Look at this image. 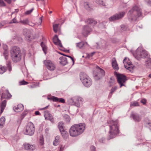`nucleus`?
Instances as JSON below:
<instances>
[{"label":"nucleus","instance_id":"1","mask_svg":"<svg viewBox=\"0 0 151 151\" xmlns=\"http://www.w3.org/2000/svg\"><path fill=\"white\" fill-rule=\"evenodd\" d=\"M109 127V137L108 139L109 140L115 137L119 133V124L117 120H110L108 122Z\"/></svg>","mask_w":151,"mask_h":151},{"label":"nucleus","instance_id":"2","mask_svg":"<svg viewBox=\"0 0 151 151\" xmlns=\"http://www.w3.org/2000/svg\"><path fill=\"white\" fill-rule=\"evenodd\" d=\"M127 15L129 21L131 22L135 21L138 18L142 16V10L139 7L135 5L128 11Z\"/></svg>","mask_w":151,"mask_h":151},{"label":"nucleus","instance_id":"3","mask_svg":"<svg viewBox=\"0 0 151 151\" xmlns=\"http://www.w3.org/2000/svg\"><path fill=\"white\" fill-rule=\"evenodd\" d=\"M85 128L86 125L84 123L74 124L69 129L70 135L72 137H77L84 132Z\"/></svg>","mask_w":151,"mask_h":151},{"label":"nucleus","instance_id":"4","mask_svg":"<svg viewBox=\"0 0 151 151\" xmlns=\"http://www.w3.org/2000/svg\"><path fill=\"white\" fill-rule=\"evenodd\" d=\"M10 53L12 60L14 62H17L21 59L22 53L19 47L14 46L10 50Z\"/></svg>","mask_w":151,"mask_h":151},{"label":"nucleus","instance_id":"5","mask_svg":"<svg viewBox=\"0 0 151 151\" xmlns=\"http://www.w3.org/2000/svg\"><path fill=\"white\" fill-rule=\"evenodd\" d=\"M80 76V79L85 86L89 87L91 85L92 80L87 75L83 72H81Z\"/></svg>","mask_w":151,"mask_h":151},{"label":"nucleus","instance_id":"6","mask_svg":"<svg viewBox=\"0 0 151 151\" xmlns=\"http://www.w3.org/2000/svg\"><path fill=\"white\" fill-rule=\"evenodd\" d=\"M135 58L139 60L141 58H148L149 55L147 51L142 48H138L136 50V54L134 55Z\"/></svg>","mask_w":151,"mask_h":151},{"label":"nucleus","instance_id":"7","mask_svg":"<svg viewBox=\"0 0 151 151\" xmlns=\"http://www.w3.org/2000/svg\"><path fill=\"white\" fill-rule=\"evenodd\" d=\"M115 75L116 77L117 81L120 85V87L122 86H125V83L127 80L126 77L122 74H121L116 73Z\"/></svg>","mask_w":151,"mask_h":151},{"label":"nucleus","instance_id":"8","mask_svg":"<svg viewBox=\"0 0 151 151\" xmlns=\"http://www.w3.org/2000/svg\"><path fill=\"white\" fill-rule=\"evenodd\" d=\"M35 131V127L34 124L31 122H28L24 132L25 134L29 135H32L34 134Z\"/></svg>","mask_w":151,"mask_h":151},{"label":"nucleus","instance_id":"9","mask_svg":"<svg viewBox=\"0 0 151 151\" xmlns=\"http://www.w3.org/2000/svg\"><path fill=\"white\" fill-rule=\"evenodd\" d=\"M46 67L49 70L53 71L55 70L56 66L55 64L52 61L50 60H45L44 61Z\"/></svg>","mask_w":151,"mask_h":151},{"label":"nucleus","instance_id":"10","mask_svg":"<svg viewBox=\"0 0 151 151\" xmlns=\"http://www.w3.org/2000/svg\"><path fill=\"white\" fill-rule=\"evenodd\" d=\"M69 101L70 102L73 103L75 105L78 107L80 106V103L83 101V99L81 97L75 96L70 99Z\"/></svg>","mask_w":151,"mask_h":151},{"label":"nucleus","instance_id":"11","mask_svg":"<svg viewBox=\"0 0 151 151\" xmlns=\"http://www.w3.org/2000/svg\"><path fill=\"white\" fill-rule=\"evenodd\" d=\"M125 14L124 12L116 13L109 18V20L111 21H113L122 19Z\"/></svg>","mask_w":151,"mask_h":151},{"label":"nucleus","instance_id":"12","mask_svg":"<svg viewBox=\"0 0 151 151\" xmlns=\"http://www.w3.org/2000/svg\"><path fill=\"white\" fill-rule=\"evenodd\" d=\"M91 31L92 29L90 26L88 25L84 26L83 28L82 34L84 36L87 37Z\"/></svg>","mask_w":151,"mask_h":151},{"label":"nucleus","instance_id":"13","mask_svg":"<svg viewBox=\"0 0 151 151\" xmlns=\"http://www.w3.org/2000/svg\"><path fill=\"white\" fill-rule=\"evenodd\" d=\"M134 120L136 122H139L141 120V116L139 114L134 112H132L131 115Z\"/></svg>","mask_w":151,"mask_h":151},{"label":"nucleus","instance_id":"14","mask_svg":"<svg viewBox=\"0 0 151 151\" xmlns=\"http://www.w3.org/2000/svg\"><path fill=\"white\" fill-rule=\"evenodd\" d=\"M24 147L26 150L31 151L33 150L35 148V146L34 145H32L26 143L24 144Z\"/></svg>","mask_w":151,"mask_h":151},{"label":"nucleus","instance_id":"15","mask_svg":"<svg viewBox=\"0 0 151 151\" xmlns=\"http://www.w3.org/2000/svg\"><path fill=\"white\" fill-rule=\"evenodd\" d=\"M96 68L98 72V74L96 75V76L99 77H100L99 78V79L105 75V72L103 69L98 66H96Z\"/></svg>","mask_w":151,"mask_h":151},{"label":"nucleus","instance_id":"16","mask_svg":"<svg viewBox=\"0 0 151 151\" xmlns=\"http://www.w3.org/2000/svg\"><path fill=\"white\" fill-rule=\"evenodd\" d=\"M23 33L25 36L26 39L27 41L30 40V38L31 37L30 32L27 29L25 28L23 29Z\"/></svg>","mask_w":151,"mask_h":151},{"label":"nucleus","instance_id":"17","mask_svg":"<svg viewBox=\"0 0 151 151\" xmlns=\"http://www.w3.org/2000/svg\"><path fill=\"white\" fill-rule=\"evenodd\" d=\"M53 43L55 45H58L60 47H63L60 40H59L56 35H55L53 37Z\"/></svg>","mask_w":151,"mask_h":151},{"label":"nucleus","instance_id":"18","mask_svg":"<svg viewBox=\"0 0 151 151\" xmlns=\"http://www.w3.org/2000/svg\"><path fill=\"white\" fill-rule=\"evenodd\" d=\"M12 95L9 93L8 90H6L4 92L2 93L1 96V100H2L3 99H9L11 98Z\"/></svg>","mask_w":151,"mask_h":151},{"label":"nucleus","instance_id":"19","mask_svg":"<svg viewBox=\"0 0 151 151\" xmlns=\"http://www.w3.org/2000/svg\"><path fill=\"white\" fill-rule=\"evenodd\" d=\"M14 110L16 112H20L24 109V106L22 104H18L17 106H15L13 107Z\"/></svg>","mask_w":151,"mask_h":151},{"label":"nucleus","instance_id":"20","mask_svg":"<svg viewBox=\"0 0 151 151\" xmlns=\"http://www.w3.org/2000/svg\"><path fill=\"white\" fill-rule=\"evenodd\" d=\"M127 60V59L126 58H125L123 60V63L124 64V66L125 68L126 69L129 70L131 71L132 68L130 66L131 65H132L130 63L127 62L126 61Z\"/></svg>","mask_w":151,"mask_h":151},{"label":"nucleus","instance_id":"21","mask_svg":"<svg viewBox=\"0 0 151 151\" xmlns=\"http://www.w3.org/2000/svg\"><path fill=\"white\" fill-rule=\"evenodd\" d=\"M59 59L60 60V64L63 65H66L68 63L67 58L64 57L62 56L60 57L59 58Z\"/></svg>","mask_w":151,"mask_h":151},{"label":"nucleus","instance_id":"22","mask_svg":"<svg viewBox=\"0 0 151 151\" xmlns=\"http://www.w3.org/2000/svg\"><path fill=\"white\" fill-rule=\"evenodd\" d=\"M112 67L114 69L117 70L119 69L118 65L115 58H113L112 60Z\"/></svg>","mask_w":151,"mask_h":151},{"label":"nucleus","instance_id":"23","mask_svg":"<svg viewBox=\"0 0 151 151\" xmlns=\"http://www.w3.org/2000/svg\"><path fill=\"white\" fill-rule=\"evenodd\" d=\"M52 99L53 101L58 102L64 103L65 101L64 99L63 98H58L56 97H53Z\"/></svg>","mask_w":151,"mask_h":151},{"label":"nucleus","instance_id":"24","mask_svg":"<svg viewBox=\"0 0 151 151\" xmlns=\"http://www.w3.org/2000/svg\"><path fill=\"white\" fill-rule=\"evenodd\" d=\"M86 22L87 24H92L93 25H95L97 23L96 21L93 19H88L87 20Z\"/></svg>","mask_w":151,"mask_h":151},{"label":"nucleus","instance_id":"25","mask_svg":"<svg viewBox=\"0 0 151 151\" xmlns=\"http://www.w3.org/2000/svg\"><path fill=\"white\" fill-rule=\"evenodd\" d=\"M109 83L110 84V87H111L115 84V79L114 77L112 76L110 78L109 81Z\"/></svg>","mask_w":151,"mask_h":151},{"label":"nucleus","instance_id":"26","mask_svg":"<svg viewBox=\"0 0 151 151\" xmlns=\"http://www.w3.org/2000/svg\"><path fill=\"white\" fill-rule=\"evenodd\" d=\"M84 5L86 9L88 10H90L91 8V4L88 2H86L84 3Z\"/></svg>","mask_w":151,"mask_h":151},{"label":"nucleus","instance_id":"27","mask_svg":"<svg viewBox=\"0 0 151 151\" xmlns=\"http://www.w3.org/2000/svg\"><path fill=\"white\" fill-rule=\"evenodd\" d=\"M6 48V49L7 48V46L6 45H4V48ZM3 55H4L5 59L6 60H7L8 58V51L6 50H5L4 51V52L3 53Z\"/></svg>","mask_w":151,"mask_h":151},{"label":"nucleus","instance_id":"28","mask_svg":"<svg viewBox=\"0 0 151 151\" xmlns=\"http://www.w3.org/2000/svg\"><path fill=\"white\" fill-rule=\"evenodd\" d=\"M6 65L9 72H10L12 70L11 62L10 61H7Z\"/></svg>","mask_w":151,"mask_h":151},{"label":"nucleus","instance_id":"29","mask_svg":"<svg viewBox=\"0 0 151 151\" xmlns=\"http://www.w3.org/2000/svg\"><path fill=\"white\" fill-rule=\"evenodd\" d=\"M62 134V135L63 137H65L68 135V133L64 129L60 131Z\"/></svg>","mask_w":151,"mask_h":151},{"label":"nucleus","instance_id":"30","mask_svg":"<svg viewBox=\"0 0 151 151\" xmlns=\"http://www.w3.org/2000/svg\"><path fill=\"white\" fill-rule=\"evenodd\" d=\"M60 137L58 136H56L55 138V139L53 142V144L55 146H56L59 143V139Z\"/></svg>","mask_w":151,"mask_h":151},{"label":"nucleus","instance_id":"31","mask_svg":"<svg viewBox=\"0 0 151 151\" xmlns=\"http://www.w3.org/2000/svg\"><path fill=\"white\" fill-rule=\"evenodd\" d=\"M64 123L63 122H59L58 127L60 131L64 129Z\"/></svg>","mask_w":151,"mask_h":151},{"label":"nucleus","instance_id":"32","mask_svg":"<svg viewBox=\"0 0 151 151\" xmlns=\"http://www.w3.org/2000/svg\"><path fill=\"white\" fill-rule=\"evenodd\" d=\"M41 45L42 48V50L45 54L46 53L47 50V46L43 42H42L41 43Z\"/></svg>","mask_w":151,"mask_h":151},{"label":"nucleus","instance_id":"33","mask_svg":"<svg viewBox=\"0 0 151 151\" xmlns=\"http://www.w3.org/2000/svg\"><path fill=\"white\" fill-rule=\"evenodd\" d=\"M104 44H102L101 43H96L97 45L96 48L99 49L101 47H104V45L105 44L106 42L104 41H102Z\"/></svg>","mask_w":151,"mask_h":151},{"label":"nucleus","instance_id":"34","mask_svg":"<svg viewBox=\"0 0 151 151\" xmlns=\"http://www.w3.org/2000/svg\"><path fill=\"white\" fill-rule=\"evenodd\" d=\"M7 70V68L5 66H0V73L2 74L4 73Z\"/></svg>","mask_w":151,"mask_h":151},{"label":"nucleus","instance_id":"35","mask_svg":"<svg viewBox=\"0 0 151 151\" xmlns=\"http://www.w3.org/2000/svg\"><path fill=\"white\" fill-rule=\"evenodd\" d=\"M145 65L146 66L149 68H151V58L148 59L145 62Z\"/></svg>","mask_w":151,"mask_h":151},{"label":"nucleus","instance_id":"36","mask_svg":"<svg viewBox=\"0 0 151 151\" xmlns=\"http://www.w3.org/2000/svg\"><path fill=\"white\" fill-rule=\"evenodd\" d=\"M5 119L4 117H2L0 119V126L3 127L5 124Z\"/></svg>","mask_w":151,"mask_h":151},{"label":"nucleus","instance_id":"37","mask_svg":"<svg viewBox=\"0 0 151 151\" xmlns=\"http://www.w3.org/2000/svg\"><path fill=\"white\" fill-rule=\"evenodd\" d=\"M96 2L97 4L103 6H105L106 5L105 3L101 0H96Z\"/></svg>","mask_w":151,"mask_h":151},{"label":"nucleus","instance_id":"38","mask_svg":"<svg viewBox=\"0 0 151 151\" xmlns=\"http://www.w3.org/2000/svg\"><path fill=\"white\" fill-rule=\"evenodd\" d=\"M59 24H55L53 25V29L54 32L56 33L57 32Z\"/></svg>","mask_w":151,"mask_h":151},{"label":"nucleus","instance_id":"39","mask_svg":"<svg viewBox=\"0 0 151 151\" xmlns=\"http://www.w3.org/2000/svg\"><path fill=\"white\" fill-rule=\"evenodd\" d=\"M20 22L22 23L23 24L26 25L29 23V20L28 19H26L23 20H20Z\"/></svg>","mask_w":151,"mask_h":151},{"label":"nucleus","instance_id":"40","mask_svg":"<svg viewBox=\"0 0 151 151\" xmlns=\"http://www.w3.org/2000/svg\"><path fill=\"white\" fill-rule=\"evenodd\" d=\"M44 116L45 117V119L47 118V117L49 116L51 114L49 112L47 111H45L44 112Z\"/></svg>","mask_w":151,"mask_h":151},{"label":"nucleus","instance_id":"41","mask_svg":"<svg viewBox=\"0 0 151 151\" xmlns=\"http://www.w3.org/2000/svg\"><path fill=\"white\" fill-rule=\"evenodd\" d=\"M6 99L3 100V101H2L1 105V108H5L6 106Z\"/></svg>","mask_w":151,"mask_h":151},{"label":"nucleus","instance_id":"42","mask_svg":"<svg viewBox=\"0 0 151 151\" xmlns=\"http://www.w3.org/2000/svg\"><path fill=\"white\" fill-rule=\"evenodd\" d=\"M19 85H27L29 83L23 80L22 81H19Z\"/></svg>","mask_w":151,"mask_h":151},{"label":"nucleus","instance_id":"43","mask_svg":"<svg viewBox=\"0 0 151 151\" xmlns=\"http://www.w3.org/2000/svg\"><path fill=\"white\" fill-rule=\"evenodd\" d=\"M84 43L83 42H80L77 44V46L79 48H81L84 45Z\"/></svg>","mask_w":151,"mask_h":151},{"label":"nucleus","instance_id":"44","mask_svg":"<svg viewBox=\"0 0 151 151\" xmlns=\"http://www.w3.org/2000/svg\"><path fill=\"white\" fill-rule=\"evenodd\" d=\"M139 106L138 103L137 101L134 102L131 104V106Z\"/></svg>","mask_w":151,"mask_h":151},{"label":"nucleus","instance_id":"45","mask_svg":"<svg viewBox=\"0 0 151 151\" xmlns=\"http://www.w3.org/2000/svg\"><path fill=\"white\" fill-rule=\"evenodd\" d=\"M6 6V4L4 2L3 0H0V6Z\"/></svg>","mask_w":151,"mask_h":151},{"label":"nucleus","instance_id":"46","mask_svg":"<svg viewBox=\"0 0 151 151\" xmlns=\"http://www.w3.org/2000/svg\"><path fill=\"white\" fill-rule=\"evenodd\" d=\"M117 88V87L116 86H114V87H113L111 89V93H113L114 91H115Z\"/></svg>","mask_w":151,"mask_h":151},{"label":"nucleus","instance_id":"47","mask_svg":"<svg viewBox=\"0 0 151 151\" xmlns=\"http://www.w3.org/2000/svg\"><path fill=\"white\" fill-rule=\"evenodd\" d=\"M146 4L149 6H151V1L150 0H144Z\"/></svg>","mask_w":151,"mask_h":151},{"label":"nucleus","instance_id":"48","mask_svg":"<svg viewBox=\"0 0 151 151\" xmlns=\"http://www.w3.org/2000/svg\"><path fill=\"white\" fill-rule=\"evenodd\" d=\"M145 124L146 127H148L149 125H150V127H151V121H149L147 122H146L145 123Z\"/></svg>","mask_w":151,"mask_h":151},{"label":"nucleus","instance_id":"49","mask_svg":"<svg viewBox=\"0 0 151 151\" xmlns=\"http://www.w3.org/2000/svg\"><path fill=\"white\" fill-rule=\"evenodd\" d=\"M44 139L43 138L41 137L40 139V143L41 145H43L44 144Z\"/></svg>","mask_w":151,"mask_h":151},{"label":"nucleus","instance_id":"50","mask_svg":"<svg viewBox=\"0 0 151 151\" xmlns=\"http://www.w3.org/2000/svg\"><path fill=\"white\" fill-rule=\"evenodd\" d=\"M33 8H32L31 10H28L27 11H26L25 12V14H31L33 10Z\"/></svg>","mask_w":151,"mask_h":151},{"label":"nucleus","instance_id":"51","mask_svg":"<svg viewBox=\"0 0 151 151\" xmlns=\"http://www.w3.org/2000/svg\"><path fill=\"white\" fill-rule=\"evenodd\" d=\"M46 119L50 120V121H52L53 120V117L51 114L47 117V118L45 119Z\"/></svg>","mask_w":151,"mask_h":151},{"label":"nucleus","instance_id":"52","mask_svg":"<svg viewBox=\"0 0 151 151\" xmlns=\"http://www.w3.org/2000/svg\"><path fill=\"white\" fill-rule=\"evenodd\" d=\"M65 119H66V121L67 122H69L70 121V118L69 116L68 115H66L65 116Z\"/></svg>","mask_w":151,"mask_h":151},{"label":"nucleus","instance_id":"53","mask_svg":"<svg viewBox=\"0 0 151 151\" xmlns=\"http://www.w3.org/2000/svg\"><path fill=\"white\" fill-rule=\"evenodd\" d=\"M18 22H17V20L15 18H14L12 20V21L10 22V23L11 24L12 23H17Z\"/></svg>","mask_w":151,"mask_h":151},{"label":"nucleus","instance_id":"54","mask_svg":"<svg viewBox=\"0 0 151 151\" xmlns=\"http://www.w3.org/2000/svg\"><path fill=\"white\" fill-rule=\"evenodd\" d=\"M66 56L67 57H68L70 58L71 59V60H72V61L73 62V64H74V59L73 58H72V57H71L70 56L68 55H66V56Z\"/></svg>","mask_w":151,"mask_h":151},{"label":"nucleus","instance_id":"55","mask_svg":"<svg viewBox=\"0 0 151 151\" xmlns=\"http://www.w3.org/2000/svg\"><path fill=\"white\" fill-rule=\"evenodd\" d=\"M146 100L145 99H142L141 101V102L144 104H146Z\"/></svg>","mask_w":151,"mask_h":151},{"label":"nucleus","instance_id":"56","mask_svg":"<svg viewBox=\"0 0 151 151\" xmlns=\"http://www.w3.org/2000/svg\"><path fill=\"white\" fill-rule=\"evenodd\" d=\"M5 2L9 4H11L12 1V0H4Z\"/></svg>","mask_w":151,"mask_h":151},{"label":"nucleus","instance_id":"57","mask_svg":"<svg viewBox=\"0 0 151 151\" xmlns=\"http://www.w3.org/2000/svg\"><path fill=\"white\" fill-rule=\"evenodd\" d=\"M91 151H95L96 148L94 146H92L91 147Z\"/></svg>","mask_w":151,"mask_h":151},{"label":"nucleus","instance_id":"58","mask_svg":"<svg viewBox=\"0 0 151 151\" xmlns=\"http://www.w3.org/2000/svg\"><path fill=\"white\" fill-rule=\"evenodd\" d=\"M19 11V9H15V11L14 12H13L12 13V14H14L15 13H17Z\"/></svg>","mask_w":151,"mask_h":151},{"label":"nucleus","instance_id":"59","mask_svg":"<svg viewBox=\"0 0 151 151\" xmlns=\"http://www.w3.org/2000/svg\"><path fill=\"white\" fill-rule=\"evenodd\" d=\"M35 114L36 115H40L41 114L40 113V112L38 111H35Z\"/></svg>","mask_w":151,"mask_h":151},{"label":"nucleus","instance_id":"60","mask_svg":"<svg viewBox=\"0 0 151 151\" xmlns=\"http://www.w3.org/2000/svg\"><path fill=\"white\" fill-rule=\"evenodd\" d=\"M49 105H48L46 106L45 107H44V108H41L40 109V110H45V109H47V108L49 106Z\"/></svg>","mask_w":151,"mask_h":151},{"label":"nucleus","instance_id":"61","mask_svg":"<svg viewBox=\"0 0 151 151\" xmlns=\"http://www.w3.org/2000/svg\"><path fill=\"white\" fill-rule=\"evenodd\" d=\"M113 93H111V92H110V93H109V96H108L109 98H110L111 97Z\"/></svg>","mask_w":151,"mask_h":151},{"label":"nucleus","instance_id":"62","mask_svg":"<svg viewBox=\"0 0 151 151\" xmlns=\"http://www.w3.org/2000/svg\"><path fill=\"white\" fill-rule=\"evenodd\" d=\"M4 109V108H1V112H0V114H1L2 113Z\"/></svg>","mask_w":151,"mask_h":151},{"label":"nucleus","instance_id":"63","mask_svg":"<svg viewBox=\"0 0 151 151\" xmlns=\"http://www.w3.org/2000/svg\"><path fill=\"white\" fill-rule=\"evenodd\" d=\"M53 97H54L53 96V97H48L47 99L49 100H52V98Z\"/></svg>","mask_w":151,"mask_h":151},{"label":"nucleus","instance_id":"64","mask_svg":"<svg viewBox=\"0 0 151 151\" xmlns=\"http://www.w3.org/2000/svg\"><path fill=\"white\" fill-rule=\"evenodd\" d=\"M95 52H92V53H91L90 54V56H93V55H94V54H95Z\"/></svg>","mask_w":151,"mask_h":151}]
</instances>
